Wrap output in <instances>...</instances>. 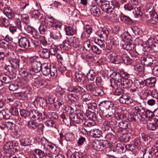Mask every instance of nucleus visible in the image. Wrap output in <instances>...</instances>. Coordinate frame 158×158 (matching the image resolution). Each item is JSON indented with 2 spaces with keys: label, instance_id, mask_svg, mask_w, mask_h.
Instances as JSON below:
<instances>
[{
  "label": "nucleus",
  "instance_id": "obj_1",
  "mask_svg": "<svg viewBox=\"0 0 158 158\" xmlns=\"http://www.w3.org/2000/svg\"><path fill=\"white\" fill-rule=\"evenodd\" d=\"M84 114L82 112H80L77 114L74 113L70 115L69 118L73 122L76 123L82 124L88 127L94 126V123L93 122H89L84 118Z\"/></svg>",
  "mask_w": 158,
  "mask_h": 158
},
{
  "label": "nucleus",
  "instance_id": "obj_2",
  "mask_svg": "<svg viewBox=\"0 0 158 158\" xmlns=\"http://www.w3.org/2000/svg\"><path fill=\"white\" fill-rule=\"evenodd\" d=\"M141 60L144 65L151 67H153L158 62L156 56L152 55L151 53L146 55L145 53V55L142 57Z\"/></svg>",
  "mask_w": 158,
  "mask_h": 158
},
{
  "label": "nucleus",
  "instance_id": "obj_3",
  "mask_svg": "<svg viewBox=\"0 0 158 158\" xmlns=\"http://www.w3.org/2000/svg\"><path fill=\"white\" fill-rule=\"evenodd\" d=\"M42 73L45 76H48L49 74L52 78H55L57 76V70L54 65L50 67L48 66L46 63L43 64L42 68L41 70Z\"/></svg>",
  "mask_w": 158,
  "mask_h": 158
},
{
  "label": "nucleus",
  "instance_id": "obj_4",
  "mask_svg": "<svg viewBox=\"0 0 158 158\" xmlns=\"http://www.w3.org/2000/svg\"><path fill=\"white\" fill-rule=\"evenodd\" d=\"M118 5V3L115 0H107L101 7L102 11L109 13L112 12L115 7H117Z\"/></svg>",
  "mask_w": 158,
  "mask_h": 158
},
{
  "label": "nucleus",
  "instance_id": "obj_5",
  "mask_svg": "<svg viewBox=\"0 0 158 158\" xmlns=\"http://www.w3.org/2000/svg\"><path fill=\"white\" fill-rule=\"evenodd\" d=\"M16 144L15 143L11 141L7 142L5 144L3 148L6 156H12L13 152L17 151L18 149L15 148Z\"/></svg>",
  "mask_w": 158,
  "mask_h": 158
},
{
  "label": "nucleus",
  "instance_id": "obj_6",
  "mask_svg": "<svg viewBox=\"0 0 158 158\" xmlns=\"http://www.w3.org/2000/svg\"><path fill=\"white\" fill-rule=\"evenodd\" d=\"M156 79L154 77H151L145 79L143 81L140 82L138 80H136L135 82V86L137 88H140L142 86L141 85H146L148 87H152L154 86L156 83Z\"/></svg>",
  "mask_w": 158,
  "mask_h": 158
},
{
  "label": "nucleus",
  "instance_id": "obj_7",
  "mask_svg": "<svg viewBox=\"0 0 158 158\" xmlns=\"http://www.w3.org/2000/svg\"><path fill=\"white\" fill-rule=\"evenodd\" d=\"M107 142L105 140H94L92 143L93 148L97 151H101L104 149V148L107 147L109 146Z\"/></svg>",
  "mask_w": 158,
  "mask_h": 158
},
{
  "label": "nucleus",
  "instance_id": "obj_8",
  "mask_svg": "<svg viewBox=\"0 0 158 158\" xmlns=\"http://www.w3.org/2000/svg\"><path fill=\"white\" fill-rule=\"evenodd\" d=\"M96 33L98 36L102 39L103 40H106L109 34V31L107 28L104 27L97 31Z\"/></svg>",
  "mask_w": 158,
  "mask_h": 158
},
{
  "label": "nucleus",
  "instance_id": "obj_9",
  "mask_svg": "<svg viewBox=\"0 0 158 158\" xmlns=\"http://www.w3.org/2000/svg\"><path fill=\"white\" fill-rule=\"evenodd\" d=\"M138 58L136 56H132L130 55L128 56L127 54H124L122 56V60L124 63L126 65L131 64L134 60H137Z\"/></svg>",
  "mask_w": 158,
  "mask_h": 158
},
{
  "label": "nucleus",
  "instance_id": "obj_10",
  "mask_svg": "<svg viewBox=\"0 0 158 158\" xmlns=\"http://www.w3.org/2000/svg\"><path fill=\"white\" fill-rule=\"evenodd\" d=\"M15 62L12 64L11 63L10 64L6 65L4 67V69L8 71L9 73H14L16 69L19 68V62L17 60H15Z\"/></svg>",
  "mask_w": 158,
  "mask_h": 158
},
{
  "label": "nucleus",
  "instance_id": "obj_11",
  "mask_svg": "<svg viewBox=\"0 0 158 158\" xmlns=\"http://www.w3.org/2000/svg\"><path fill=\"white\" fill-rule=\"evenodd\" d=\"M31 65L33 68V71L35 73H38L40 72L43 65L39 60H36L31 61Z\"/></svg>",
  "mask_w": 158,
  "mask_h": 158
},
{
  "label": "nucleus",
  "instance_id": "obj_12",
  "mask_svg": "<svg viewBox=\"0 0 158 158\" xmlns=\"http://www.w3.org/2000/svg\"><path fill=\"white\" fill-rule=\"evenodd\" d=\"M111 82V86L113 88V91L115 95L119 96L120 95H122L124 93V90L122 89V87L121 85H114L112 84L111 80H110Z\"/></svg>",
  "mask_w": 158,
  "mask_h": 158
},
{
  "label": "nucleus",
  "instance_id": "obj_13",
  "mask_svg": "<svg viewBox=\"0 0 158 158\" xmlns=\"http://www.w3.org/2000/svg\"><path fill=\"white\" fill-rule=\"evenodd\" d=\"M19 46L22 48L27 49L30 46V43L27 38L23 37L19 41Z\"/></svg>",
  "mask_w": 158,
  "mask_h": 158
},
{
  "label": "nucleus",
  "instance_id": "obj_14",
  "mask_svg": "<svg viewBox=\"0 0 158 158\" xmlns=\"http://www.w3.org/2000/svg\"><path fill=\"white\" fill-rule=\"evenodd\" d=\"M119 100L120 103L130 104L132 102V100L127 94L124 93L120 97Z\"/></svg>",
  "mask_w": 158,
  "mask_h": 158
},
{
  "label": "nucleus",
  "instance_id": "obj_15",
  "mask_svg": "<svg viewBox=\"0 0 158 158\" xmlns=\"http://www.w3.org/2000/svg\"><path fill=\"white\" fill-rule=\"evenodd\" d=\"M49 149L46 146H44L42 149H35L34 152L38 156L39 158H46L45 152H48Z\"/></svg>",
  "mask_w": 158,
  "mask_h": 158
},
{
  "label": "nucleus",
  "instance_id": "obj_16",
  "mask_svg": "<svg viewBox=\"0 0 158 158\" xmlns=\"http://www.w3.org/2000/svg\"><path fill=\"white\" fill-rule=\"evenodd\" d=\"M132 4H127L124 6L125 10L128 11H131L132 10L134 6H137L139 5V0H131Z\"/></svg>",
  "mask_w": 158,
  "mask_h": 158
},
{
  "label": "nucleus",
  "instance_id": "obj_17",
  "mask_svg": "<svg viewBox=\"0 0 158 158\" xmlns=\"http://www.w3.org/2000/svg\"><path fill=\"white\" fill-rule=\"evenodd\" d=\"M76 79L79 82H81L82 81V82L84 84L86 83L87 81V79L86 78L85 75L84 73L80 71L77 72L75 74Z\"/></svg>",
  "mask_w": 158,
  "mask_h": 158
},
{
  "label": "nucleus",
  "instance_id": "obj_18",
  "mask_svg": "<svg viewBox=\"0 0 158 158\" xmlns=\"http://www.w3.org/2000/svg\"><path fill=\"white\" fill-rule=\"evenodd\" d=\"M113 78L114 82H112V84H113L114 85H121L123 79L120 73H115Z\"/></svg>",
  "mask_w": 158,
  "mask_h": 158
},
{
  "label": "nucleus",
  "instance_id": "obj_19",
  "mask_svg": "<svg viewBox=\"0 0 158 158\" xmlns=\"http://www.w3.org/2000/svg\"><path fill=\"white\" fill-rule=\"evenodd\" d=\"M90 11L94 16L98 17L100 14L99 8L95 5H92L90 7Z\"/></svg>",
  "mask_w": 158,
  "mask_h": 158
},
{
  "label": "nucleus",
  "instance_id": "obj_20",
  "mask_svg": "<svg viewBox=\"0 0 158 158\" xmlns=\"http://www.w3.org/2000/svg\"><path fill=\"white\" fill-rule=\"evenodd\" d=\"M122 47L124 50L128 51H131L134 50L135 46L132 44L131 41L127 42L122 44Z\"/></svg>",
  "mask_w": 158,
  "mask_h": 158
},
{
  "label": "nucleus",
  "instance_id": "obj_21",
  "mask_svg": "<svg viewBox=\"0 0 158 158\" xmlns=\"http://www.w3.org/2000/svg\"><path fill=\"white\" fill-rule=\"evenodd\" d=\"M134 69L136 73L139 75H142L144 72V66L142 64H138L134 66Z\"/></svg>",
  "mask_w": 158,
  "mask_h": 158
},
{
  "label": "nucleus",
  "instance_id": "obj_22",
  "mask_svg": "<svg viewBox=\"0 0 158 158\" xmlns=\"http://www.w3.org/2000/svg\"><path fill=\"white\" fill-rule=\"evenodd\" d=\"M41 117L42 119L49 118V119H51L53 121L56 120L58 118V116L57 114L55 112L52 113L50 117H49L45 113L43 112L41 114Z\"/></svg>",
  "mask_w": 158,
  "mask_h": 158
},
{
  "label": "nucleus",
  "instance_id": "obj_23",
  "mask_svg": "<svg viewBox=\"0 0 158 158\" xmlns=\"http://www.w3.org/2000/svg\"><path fill=\"white\" fill-rule=\"evenodd\" d=\"M83 88L79 86H77L72 87L69 88L68 90L70 92H73L77 94H80L83 91Z\"/></svg>",
  "mask_w": 158,
  "mask_h": 158
},
{
  "label": "nucleus",
  "instance_id": "obj_24",
  "mask_svg": "<svg viewBox=\"0 0 158 158\" xmlns=\"http://www.w3.org/2000/svg\"><path fill=\"white\" fill-rule=\"evenodd\" d=\"M40 114L37 110H30V117L36 120H39L41 114Z\"/></svg>",
  "mask_w": 158,
  "mask_h": 158
},
{
  "label": "nucleus",
  "instance_id": "obj_25",
  "mask_svg": "<svg viewBox=\"0 0 158 158\" xmlns=\"http://www.w3.org/2000/svg\"><path fill=\"white\" fill-rule=\"evenodd\" d=\"M49 48H43L39 52L40 56L44 59H47L50 57V54L48 51Z\"/></svg>",
  "mask_w": 158,
  "mask_h": 158
},
{
  "label": "nucleus",
  "instance_id": "obj_26",
  "mask_svg": "<svg viewBox=\"0 0 158 158\" xmlns=\"http://www.w3.org/2000/svg\"><path fill=\"white\" fill-rule=\"evenodd\" d=\"M19 73L23 77H27L28 79L31 78L32 75L31 73L27 71L24 68H22L19 71Z\"/></svg>",
  "mask_w": 158,
  "mask_h": 158
},
{
  "label": "nucleus",
  "instance_id": "obj_27",
  "mask_svg": "<svg viewBox=\"0 0 158 158\" xmlns=\"http://www.w3.org/2000/svg\"><path fill=\"white\" fill-rule=\"evenodd\" d=\"M86 106H84L83 105H82V108H85L88 109H91L92 110H95V109H97V105L95 102L91 103L90 102L86 103Z\"/></svg>",
  "mask_w": 158,
  "mask_h": 158
},
{
  "label": "nucleus",
  "instance_id": "obj_28",
  "mask_svg": "<svg viewBox=\"0 0 158 158\" xmlns=\"http://www.w3.org/2000/svg\"><path fill=\"white\" fill-rule=\"evenodd\" d=\"M116 107L114 104L113 103L111 105L107 110L108 114L106 116L107 117H109L112 116L116 111Z\"/></svg>",
  "mask_w": 158,
  "mask_h": 158
},
{
  "label": "nucleus",
  "instance_id": "obj_29",
  "mask_svg": "<svg viewBox=\"0 0 158 158\" xmlns=\"http://www.w3.org/2000/svg\"><path fill=\"white\" fill-rule=\"evenodd\" d=\"M86 115L87 117L91 120L90 121H88L89 122H93L94 125L95 122L94 121L97 119L96 115L95 113L91 111H88L87 112Z\"/></svg>",
  "mask_w": 158,
  "mask_h": 158
},
{
  "label": "nucleus",
  "instance_id": "obj_30",
  "mask_svg": "<svg viewBox=\"0 0 158 158\" xmlns=\"http://www.w3.org/2000/svg\"><path fill=\"white\" fill-rule=\"evenodd\" d=\"M65 140L68 142H72L75 139L74 134L72 132H68L64 135Z\"/></svg>",
  "mask_w": 158,
  "mask_h": 158
},
{
  "label": "nucleus",
  "instance_id": "obj_31",
  "mask_svg": "<svg viewBox=\"0 0 158 158\" xmlns=\"http://www.w3.org/2000/svg\"><path fill=\"white\" fill-rule=\"evenodd\" d=\"M131 81L128 79H123L122 81V83L121 84V87L123 88H127L131 86Z\"/></svg>",
  "mask_w": 158,
  "mask_h": 158
},
{
  "label": "nucleus",
  "instance_id": "obj_32",
  "mask_svg": "<svg viewBox=\"0 0 158 158\" xmlns=\"http://www.w3.org/2000/svg\"><path fill=\"white\" fill-rule=\"evenodd\" d=\"M122 59V57L121 56L118 55L114 56L111 57L110 61L112 63L118 64L121 62Z\"/></svg>",
  "mask_w": 158,
  "mask_h": 158
},
{
  "label": "nucleus",
  "instance_id": "obj_33",
  "mask_svg": "<svg viewBox=\"0 0 158 158\" xmlns=\"http://www.w3.org/2000/svg\"><path fill=\"white\" fill-rule=\"evenodd\" d=\"M93 44L89 40H87L84 42L83 46L88 51H90L93 47Z\"/></svg>",
  "mask_w": 158,
  "mask_h": 158
},
{
  "label": "nucleus",
  "instance_id": "obj_34",
  "mask_svg": "<svg viewBox=\"0 0 158 158\" xmlns=\"http://www.w3.org/2000/svg\"><path fill=\"white\" fill-rule=\"evenodd\" d=\"M82 100L83 102V105L86 104V103L92 101L91 96L88 94H84L82 96Z\"/></svg>",
  "mask_w": 158,
  "mask_h": 158
},
{
  "label": "nucleus",
  "instance_id": "obj_35",
  "mask_svg": "<svg viewBox=\"0 0 158 158\" xmlns=\"http://www.w3.org/2000/svg\"><path fill=\"white\" fill-rule=\"evenodd\" d=\"M96 86L94 84L90 83L86 86V89L88 91L92 94L94 92Z\"/></svg>",
  "mask_w": 158,
  "mask_h": 158
},
{
  "label": "nucleus",
  "instance_id": "obj_36",
  "mask_svg": "<svg viewBox=\"0 0 158 158\" xmlns=\"http://www.w3.org/2000/svg\"><path fill=\"white\" fill-rule=\"evenodd\" d=\"M0 78L2 79L3 83H4L6 84H8L10 82L11 79L13 78V77H9L5 74L1 75Z\"/></svg>",
  "mask_w": 158,
  "mask_h": 158
},
{
  "label": "nucleus",
  "instance_id": "obj_37",
  "mask_svg": "<svg viewBox=\"0 0 158 158\" xmlns=\"http://www.w3.org/2000/svg\"><path fill=\"white\" fill-rule=\"evenodd\" d=\"M152 43L151 44L152 50H153V52H158V42H156L154 39H152Z\"/></svg>",
  "mask_w": 158,
  "mask_h": 158
},
{
  "label": "nucleus",
  "instance_id": "obj_38",
  "mask_svg": "<svg viewBox=\"0 0 158 158\" xmlns=\"http://www.w3.org/2000/svg\"><path fill=\"white\" fill-rule=\"evenodd\" d=\"M91 131L92 134L94 138H100L102 134V133L101 131L98 129H95Z\"/></svg>",
  "mask_w": 158,
  "mask_h": 158
},
{
  "label": "nucleus",
  "instance_id": "obj_39",
  "mask_svg": "<svg viewBox=\"0 0 158 158\" xmlns=\"http://www.w3.org/2000/svg\"><path fill=\"white\" fill-rule=\"evenodd\" d=\"M16 24L17 28L22 31H25L26 28V24L22 23L19 20H17L16 22Z\"/></svg>",
  "mask_w": 158,
  "mask_h": 158
},
{
  "label": "nucleus",
  "instance_id": "obj_40",
  "mask_svg": "<svg viewBox=\"0 0 158 158\" xmlns=\"http://www.w3.org/2000/svg\"><path fill=\"white\" fill-rule=\"evenodd\" d=\"M132 116L134 120L137 122H140L142 119V116L139 113L137 112H134Z\"/></svg>",
  "mask_w": 158,
  "mask_h": 158
},
{
  "label": "nucleus",
  "instance_id": "obj_41",
  "mask_svg": "<svg viewBox=\"0 0 158 158\" xmlns=\"http://www.w3.org/2000/svg\"><path fill=\"white\" fill-rule=\"evenodd\" d=\"M30 111H29L25 109H22L20 110V114L21 116L26 119L30 116Z\"/></svg>",
  "mask_w": 158,
  "mask_h": 158
},
{
  "label": "nucleus",
  "instance_id": "obj_42",
  "mask_svg": "<svg viewBox=\"0 0 158 158\" xmlns=\"http://www.w3.org/2000/svg\"><path fill=\"white\" fill-rule=\"evenodd\" d=\"M131 36L128 32L124 33L122 35V38L124 43L131 41Z\"/></svg>",
  "mask_w": 158,
  "mask_h": 158
},
{
  "label": "nucleus",
  "instance_id": "obj_43",
  "mask_svg": "<svg viewBox=\"0 0 158 158\" xmlns=\"http://www.w3.org/2000/svg\"><path fill=\"white\" fill-rule=\"evenodd\" d=\"M50 37L55 40H58L60 38V33L57 31H55L51 33Z\"/></svg>",
  "mask_w": 158,
  "mask_h": 158
},
{
  "label": "nucleus",
  "instance_id": "obj_44",
  "mask_svg": "<svg viewBox=\"0 0 158 158\" xmlns=\"http://www.w3.org/2000/svg\"><path fill=\"white\" fill-rule=\"evenodd\" d=\"M112 104L109 101H104L100 102V106L104 107L105 109L107 110Z\"/></svg>",
  "mask_w": 158,
  "mask_h": 158
},
{
  "label": "nucleus",
  "instance_id": "obj_45",
  "mask_svg": "<svg viewBox=\"0 0 158 158\" xmlns=\"http://www.w3.org/2000/svg\"><path fill=\"white\" fill-rule=\"evenodd\" d=\"M68 98L69 101L72 102H76L79 99L78 96L75 94H69L68 95Z\"/></svg>",
  "mask_w": 158,
  "mask_h": 158
},
{
  "label": "nucleus",
  "instance_id": "obj_46",
  "mask_svg": "<svg viewBox=\"0 0 158 158\" xmlns=\"http://www.w3.org/2000/svg\"><path fill=\"white\" fill-rule=\"evenodd\" d=\"M21 19L24 23L28 24L30 23L29 18L27 14H22L21 15Z\"/></svg>",
  "mask_w": 158,
  "mask_h": 158
},
{
  "label": "nucleus",
  "instance_id": "obj_47",
  "mask_svg": "<svg viewBox=\"0 0 158 158\" xmlns=\"http://www.w3.org/2000/svg\"><path fill=\"white\" fill-rule=\"evenodd\" d=\"M80 40L78 38L76 37H74L72 40L73 46L75 48H77L80 46Z\"/></svg>",
  "mask_w": 158,
  "mask_h": 158
},
{
  "label": "nucleus",
  "instance_id": "obj_48",
  "mask_svg": "<svg viewBox=\"0 0 158 158\" xmlns=\"http://www.w3.org/2000/svg\"><path fill=\"white\" fill-rule=\"evenodd\" d=\"M121 20L124 23L131 24L133 22V20L128 16L123 15L121 18Z\"/></svg>",
  "mask_w": 158,
  "mask_h": 158
},
{
  "label": "nucleus",
  "instance_id": "obj_49",
  "mask_svg": "<svg viewBox=\"0 0 158 158\" xmlns=\"http://www.w3.org/2000/svg\"><path fill=\"white\" fill-rule=\"evenodd\" d=\"M56 46L53 45L52 44L51 45V46L49 48V53L50 55H55L57 53V50L56 48Z\"/></svg>",
  "mask_w": 158,
  "mask_h": 158
},
{
  "label": "nucleus",
  "instance_id": "obj_50",
  "mask_svg": "<svg viewBox=\"0 0 158 158\" xmlns=\"http://www.w3.org/2000/svg\"><path fill=\"white\" fill-rule=\"evenodd\" d=\"M96 76L95 73L93 70H90L89 73L87 74V78L89 80L91 81H93Z\"/></svg>",
  "mask_w": 158,
  "mask_h": 158
},
{
  "label": "nucleus",
  "instance_id": "obj_51",
  "mask_svg": "<svg viewBox=\"0 0 158 158\" xmlns=\"http://www.w3.org/2000/svg\"><path fill=\"white\" fill-rule=\"evenodd\" d=\"M63 50H68L71 48V45L69 40H65L63 43Z\"/></svg>",
  "mask_w": 158,
  "mask_h": 158
},
{
  "label": "nucleus",
  "instance_id": "obj_52",
  "mask_svg": "<svg viewBox=\"0 0 158 158\" xmlns=\"http://www.w3.org/2000/svg\"><path fill=\"white\" fill-rule=\"evenodd\" d=\"M104 94V92L101 89L97 88L96 86L95 92L93 94L95 96H102Z\"/></svg>",
  "mask_w": 158,
  "mask_h": 158
},
{
  "label": "nucleus",
  "instance_id": "obj_53",
  "mask_svg": "<svg viewBox=\"0 0 158 158\" xmlns=\"http://www.w3.org/2000/svg\"><path fill=\"white\" fill-rule=\"evenodd\" d=\"M0 45L2 48L5 49L9 48V43L8 41L5 40H0Z\"/></svg>",
  "mask_w": 158,
  "mask_h": 158
},
{
  "label": "nucleus",
  "instance_id": "obj_54",
  "mask_svg": "<svg viewBox=\"0 0 158 158\" xmlns=\"http://www.w3.org/2000/svg\"><path fill=\"white\" fill-rule=\"evenodd\" d=\"M130 125L129 123L126 121H122L119 123V126L123 129H127Z\"/></svg>",
  "mask_w": 158,
  "mask_h": 158
},
{
  "label": "nucleus",
  "instance_id": "obj_55",
  "mask_svg": "<svg viewBox=\"0 0 158 158\" xmlns=\"http://www.w3.org/2000/svg\"><path fill=\"white\" fill-rule=\"evenodd\" d=\"M51 21H49L48 20H44L41 22V24L47 28H50L52 26V23Z\"/></svg>",
  "mask_w": 158,
  "mask_h": 158
},
{
  "label": "nucleus",
  "instance_id": "obj_56",
  "mask_svg": "<svg viewBox=\"0 0 158 158\" xmlns=\"http://www.w3.org/2000/svg\"><path fill=\"white\" fill-rule=\"evenodd\" d=\"M31 142L30 140L27 138L23 139L20 141L21 145L24 146L30 145Z\"/></svg>",
  "mask_w": 158,
  "mask_h": 158
},
{
  "label": "nucleus",
  "instance_id": "obj_57",
  "mask_svg": "<svg viewBox=\"0 0 158 158\" xmlns=\"http://www.w3.org/2000/svg\"><path fill=\"white\" fill-rule=\"evenodd\" d=\"M65 31L67 35H73L75 33L73 29L70 27H68L65 28Z\"/></svg>",
  "mask_w": 158,
  "mask_h": 158
},
{
  "label": "nucleus",
  "instance_id": "obj_58",
  "mask_svg": "<svg viewBox=\"0 0 158 158\" xmlns=\"http://www.w3.org/2000/svg\"><path fill=\"white\" fill-rule=\"evenodd\" d=\"M48 120L46 121L45 125L48 127H55L56 124L54 121L51 119L47 118Z\"/></svg>",
  "mask_w": 158,
  "mask_h": 158
},
{
  "label": "nucleus",
  "instance_id": "obj_59",
  "mask_svg": "<svg viewBox=\"0 0 158 158\" xmlns=\"http://www.w3.org/2000/svg\"><path fill=\"white\" fill-rule=\"evenodd\" d=\"M64 110L67 113L69 114V115L74 113V110L73 108L68 105L65 106L64 107Z\"/></svg>",
  "mask_w": 158,
  "mask_h": 158
},
{
  "label": "nucleus",
  "instance_id": "obj_60",
  "mask_svg": "<svg viewBox=\"0 0 158 158\" xmlns=\"http://www.w3.org/2000/svg\"><path fill=\"white\" fill-rule=\"evenodd\" d=\"M153 153L150 150H146L143 153V158H152Z\"/></svg>",
  "mask_w": 158,
  "mask_h": 158
},
{
  "label": "nucleus",
  "instance_id": "obj_61",
  "mask_svg": "<svg viewBox=\"0 0 158 158\" xmlns=\"http://www.w3.org/2000/svg\"><path fill=\"white\" fill-rule=\"evenodd\" d=\"M144 114L147 118H152L154 116L153 111H151L149 110H146Z\"/></svg>",
  "mask_w": 158,
  "mask_h": 158
},
{
  "label": "nucleus",
  "instance_id": "obj_62",
  "mask_svg": "<svg viewBox=\"0 0 158 158\" xmlns=\"http://www.w3.org/2000/svg\"><path fill=\"white\" fill-rule=\"evenodd\" d=\"M134 10L135 12V14L138 16H141L143 15V13L142 11H143V9L140 7H134Z\"/></svg>",
  "mask_w": 158,
  "mask_h": 158
},
{
  "label": "nucleus",
  "instance_id": "obj_63",
  "mask_svg": "<svg viewBox=\"0 0 158 158\" xmlns=\"http://www.w3.org/2000/svg\"><path fill=\"white\" fill-rule=\"evenodd\" d=\"M37 123L34 120L30 121L28 123V125L29 127L33 129H36Z\"/></svg>",
  "mask_w": 158,
  "mask_h": 158
},
{
  "label": "nucleus",
  "instance_id": "obj_64",
  "mask_svg": "<svg viewBox=\"0 0 158 158\" xmlns=\"http://www.w3.org/2000/svg\"><path fill=\"white\" fill-rule=\"evenodd\" d=\"M0 21L5 27H6L9 24L8 19L2 17L0 18Z\"/></svg>",
  "mask_w": 158,
  "mask_h": 158
}]
</instances>
